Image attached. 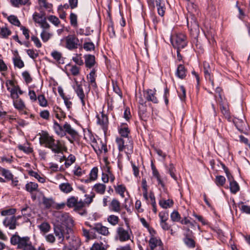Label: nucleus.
I'll use <instances>...</instances> for the list:
<instances>
[{
    "label": "nucleus",
    "instance_id": "obj_50",
    "mask_svg": "<svg viewBox=\"0 0 250 250\" xmlns=\"http://www.w3.org/2000/svg\"><path fill=\"white\" fill-rule=\"evenodd\" d=\"M16 212V209L15 208H10L2 210L0 214L2 216H14L13 215L15 214Z\"/></svg>",
    "mask_w": 250,
    "mask_h": 250
},
{
    "label": "nucleus",
    "instance_id": "obj_45",
    "mask_svg": "<svg viewBox=\"0 0 250 250\" xmlns=\"http://www.w3.org/2000/svg\"><path fill=\"white\" fill-rule=\"evenodd\" d=\"M11 34V31L6 27H2L0 29V35L3 38H7Z\"/></svg>",
    "mask_w": 250,
    "mask_h": 250
},
{
    "label": "nucleus",
    "instance_id": "obj_55",
    "mask_svg": "<svg viewBox=\"0 0 250 250\" xmlns=\"http://www.w3.org/2000/svg\"><path fill=\"white\" fill-rule=\"evenodd\" d=\"M48 21L52 23L54 25L57 26L60 23L59 19L56 16L51 15L47 18Z\"/></svg>",
    "mask_w": 250,
    "mask_h": 250
},
{
    "label": "nucleus",
    "instance_id": "obj_61",
    "mask_svg": "<svg viewBox=\"0 0 250 250\" xmlns=\"http://www.w3.org/2000/svg\"><path fill=\"white\" fill-rule=\"evenodd\" d=\"M42 30L48 31L50 28V25L46 21V19L44 18L42 21L39 23Z\"/></svg>",
    "mask_w": 250,
    "mask_h": 250
},
{
    "label": "nucleus",
    "instance_id": "obj_64",
    "mask_svg": "<svg viewBox=\"0 0 250 250\" xmlns=\"http://www.w3.org/2000/svg\"><path fill=\"white\" fill-rule=\"evenodd\" d=\"M21 211L22 214L23 216H25L26 217H29V216H30V215H31V214H30L31 208L28 206H26L25 207L21 209Z\"/></svg>",
    "mask_w": 250,
    "mask_h": 250
},
{
    "label": "nucleus",
    "instance_id": "obj_40",
    "mask_svg": "<svg viewBox=\"0 0 250 250\" xmlns=\"http://www.w3.org/2000/svg\"><path fill=\"white\" fill-rule=\"evenodd\" d=\"M0 172L7 180H12L13 175L9 170L0 167Z\"/></svg>",
    "mask_w": 250,
    "mask_h": 250
},
{
    "label": "nucleus",
    "instance_id": "obj_9",
    "mask_svg": "<svg viewBox=\"0 0 250 250\" xmlns=\"http://www.w3.org/2000/svg\"><path fill=\"white\" fill-rule=\"evenodd\" d=\"M40 135L39 142L41 145L49 148L54 138L53 136H50L48 132L43 131Z\"/></svg>",
    "mask_w": 250,
    "mask_h": 250
},
{
    "label": "nucleus",
    "instance_id": "obj_39",
    "mask_svg": "<svg viewBox=\"0 0 250 250\" xmlns=\"http://www.w3.org/2000/svg\"><path fill=\"white\" fill-rule=\"evenodd\" d=\"M13 62L15 66L21 68L24 66V62L21 59V57L17 54L13 59Z\"/></svg>",
    "mask_w": 250,
    "mask_h": 250
},
{
    "label": "nucleus",
    "instance_id": "obj_56",
    "mask_svg": "<svg viewBox=\"0 0 250 250\" xmlns=\"http://www.w3.org/2000/svg\"><path fill=\"white\" fill-rule=\"evenodd\" d=\"M83 47L84 49L87 51L93 50L95 49V45L92 42H86L84 43Z\"/></svg>",
    "mask_w": 250,
    "mask_h": 250
},
{
    "label": "nucleus",
    "instance_id": "obj_36",
    "mask_svg": "<svg viewBox=\"0 0 250 250\" xmlns=\"http://www.w3.org/2000/svg\"><path fill=\"white\" fill-rule=\"evenodd\" d=\"M160 206L164 208H170L173 205V201L172 200H161L159 201Z\"/></svg>",
    "mask_w": 250,
    "mask_h": 250
},
{
    "label": "nucleus",
    "instance_id": "obj_18",
    "mask_svg": "<svg viewBox=\"0 0 250 250\" xmlns=\"http://www.w3.org/2000/svg\"><path fill=\"white\" fill-rule=\"evenodd\" d=\"M96 118L97 119V124L101 125L104 130L106 129L108 123V120L107 116L102 112L101 115H97L96 116Z\"/></svg>",
    "mask_w": 250,
    "mask_h": 250
},
{
    "label": "nucleus",
    "instance_id": "obj_2",
    "mask_svg": "<svg viewBox=\"0 0 250 250\" xmlns=\"http://www.w3.org/2000/svg\"><path fill=\"white\" fill-rule=\"evenodd\" d=\"M53 128L55 133L61 137H63L65 136L66 134H68L70 135L72 139H75L78 134L77 131L73 129L71 125L67 122H65V124L62 126L56 121H55Z\"/></svg>",
    "mask_w": 250,
    "mask_h": 250
},
{
    "label": "nucleus",
    "instance_id": "obj_20",
    "mask_svg": "<svg viewBox=\"0 0 250 250\" xmlns=\"http://www.w3.org/2000/svg\"><path fill=\"white\" fill-rule=\"evenodd\" d=\"M54 231L58 239L62 241L65 237V230L62 226H56L54 228Z\"/></svg>",
    "mask_w": 250,
    "mask_h": 250
},
{
    "label": "nucleus",
    "instance_id": "obj_41",
    "mask_svg": "<svg viewBox=\"0 0 250 250\" xmlns=\"http://www.w3.org/2000/svg\"><path fill=\"white\" fill-rule=\"evenodd\" d=\"M107 247L102 242L95 243L90 248V250H106Z\"/></svg>",
    "mask_w": 250,
    "mask_h": 250
},
{
    "label": "nucleus",
    "instance_id": "obj_15",
    "mask_svg": "<svg viewBox=\"0 0 250 250\" xmlns=\"http://www.w3.org/2000/svg\"><path fill=\"white\" fill-rule=\"evenodd\" d=\"M76 83V85L74 86V89L77 93V96L79 97L81 101V103L83 106L85 105V95L84 94L83 89L82 88V85L78 83V82L75 80Z\"/></svg>",
    "mask_w": 250,
    "mask_h": 250
},
{
    "label": "nucleus",
    "instance_id": "obj_11",
    "mask_svg": "<svg viewBox=\"0 0 250 250\" xmlns=\"http://www.w3.org/2000/svg\"><path fill=\"white\" fill-rule=\"evenodd\" d=\"M149 246L151 250H164L163 244L161 240L156 237L152 236L149 240Z\"/></svg>",
    "mask_w": 250,
    "mask_h": 250
},
{
    "label": "nucleus",
    "instance_id": "obj_4",
    "mask_svg": "<svg viewBox=\"0 0 250 250\" xmlns=\"http://www.w3.org/2000/svg\"><path fill=\"white\" fill-rule=\"evenodd\" d=\"M116 142L119 151H125L127 155L133 152V143L131 140L129 138H117Z\"/></svg>",
    "mask_w": 250,
    "mask_h": 250
},
{
    "label": "nucleus",
    "instance_id": "obj_21",
    "mask_svg": "<svg viewBox=\"0 0 250 250\" xmlns=\"http://www.w3.org/2000/svg\"><path fill=\"white\" fill-rule=\"evenodd\" d=\"M155 91L152 89H148L145 92V97L147 101H151L156 104L158 102V101L155 96Z\"/></svg>",
    "mask_w": 250,
    "mask_h": 250
},
{
    "label": "nucleus",
    "instance_id": "obj_63",
    "mask_svg": "<svg viewBox=\"0 0 250 250\" xmlns=\"http://www.w3.org/2000/svg\"><path fill=\"white\" fill-rule=\"evenodd\" d=\"M11 97L13 99V101L19 99V95L17 90L15 87L12 88L10 90Z\"/></svg>",
    "mask_w": 250,
    "mask_h": 250
},
{
    "label": "nucleus",
    "instance_id": "obj_46",
    "mask_svg": "<svg viewBox=\"0 0 250 250\" xmlns=\"http://www.w3.org/2000/svg\"><path fill=\"white\" fill-rule=\"evenodd\" d=\"M46 18L43 16L42 14H40L37 12H35L33 15V21L37 23H39L44 20V19Z\"/></svg>",
    "mask_w": 250,
    "mask_h": 250
},
{
    "label": "nucleus",
    "instance_id": "obj_52",
    "mask_svg": "<svg viewBox=\"0 0 250 250\" xmlns=\"http://www.w3.org/2000/svg\"><path fill=\"white\" fill-rule=\"evenodd\" d=\"M119 133L121 135L125 138V139L128 138L127 137L129 133V130L127 126H124L121 127L119 130Z\"/></svg>",
    "mask_w": 250,
    "mask_h": 250
},
{
    "label": "nucleus",
    "instance_id": "obj_26",
    "mask_svg": "<svg viewBox=\"0 0 250 250\" xmlns=\"http://www.w3.org/2000/svg\"><path fill=\"white\" fill-rule=\"evenodd\" d=\"M93 189L99 194H104L106 189V186L104 184L98 183L95 184Z\"/></svg>",
    "mask_w": 250,
    "mask_h": 250
},
{
    "label": "nucleus",
    "instance_id": "obj_17",
    "mask_svg": "<svg viewBox=\"0 0 250 250\" xmlns=\"http://www.w3.org/2000/svg\"><path fill=\"white\" fill-rule=\"evenodd\" d=\"M188 233L185 234V237L183 241L185 245L188 248H193L195 246V242L194 240L190 237V235L192 232L189 230V229H187Z\"/></svg>",
    "mask_w": 250,
    "mask_h": 250
},
{
    "label": "nucleus",
    "instance_id": "obj_19",
    "mask_svg": "<svg viewBox=\"0 0 250 250\" xmlns=\"http://www.w3.org/2000/svg\"><path fill=\"white\" fill-rule=\"evenodd\" d=\"M66 228L65 230V237L68 239L70 237V234L72 233V227L73 226V221L71 217H67L64 222Z\"/></svg>",
    "mask_w": 250,
    "mask_h": 250
},
{
    "label": "nucleus",
    "instance_id": "obj_22",
    "mask_svg": "<svg viewBox=\"0 0 250 250\" xmlns=\"http://www.w3.org/2000/svg\"><path fill=\"white\" fill-rule=\"evenodd\" d=\"M204 65V74L205 77L207 80H208L212 86L214 85V83L213 80L211 78L210 76V72H211V68L209 65V63L206 62H204L203 63Z\"/></svg>",
    "mask_w": 250,
    "mask_h": 250
},
{
    "label": "nucleus",
    "instance_id": "obj_7",
    "mask_svg": "<svg viewBox=\"0 0 250 250\" xmlns=\"http://www.w3.org/2000/svg\"><path fill=\"white\" fill-rule=\"evenodd\" d=\"M91 146L98 155H101L103 152L105 154L108 152L106 143L101 139L93 141Z\"/></svg>",
    "mask_w": 250,
    "mask_h": 250
},
{
    "label": "nucleus",
    "instance_id": "obj_42",
    "mask_svg": "<svg viewBox=\"0 0 250 250\" xmlns=\"http://www.w3.org/2000/svg\"><path fill=\"white\" fill-rule=\"evenodd\" d=\"M40 230L43 232L44 233H46L49 232L51 229L50 225L46 222H44L42 223L40 225L38 226Z\"/></svg>",
    "mask_w": 250,
    "mask_h": 250
},
{
    "label": "nucleus",
    "instance_id": "obj_31",
    "mask_svg": "<svg viewBox=\"0 0 250 250\" xmlns=\"http://www.w3.org/2000/svg\"><path fill=\"white\" fill-rule=\"evenodd\" d=\"M38 185L34 182H29L25 185V189L29 192H33L34 191H38Z\"/></svg>",
    "mask_w": 250,
    "mask_h": 250
},
{
    "label": "nucleus",
    "instance_id": "obj_27",
    "mask_svg": "<svg viewBox=\"0 0 250 250\" xmlns=\"http://www.w3.org/2000/svg\"><path fill=\"white\" fill-rule=\"evenodd\" d=\"M28 174L31 176L35 177L41 183H44L45 182V177L43 175H40L34 171L29 170Z\"/></svg>",
    "mask_w": 250,
    "mask_h": 250
},
{
    "label": "nucleus",
    "instance_id": "obj_43",
    "mask_svg": "<svg viewBox=\"0 0 250 250\" xmlns=\"http://www.w3.org/2000/svg\"><path fill=\"white\" fill-rule=\"evenodd\" d=\"M229 187L231 192L233 194L236 193L240 189L239 185L235 181L229 183Z\"/></svg>",
    "mask_w": 250,
    "mask_h": 250
},
{
    "label": "nucleus",
    "instance_id": "obj_10",
    "mask_svg": "<svg viewBox=\"0 0 250 250\" xmlns=\"http://www.w3.org/2000/svg\"><path fill=\"white\" fill-rule=\"evenodd\" d=\"M64 146L60 140L54 139L49 147L55 154H63Z\"/></svg>",
    "mask_w": 250,
    "mask_h": 250
},
{
    "label": "nucleus",
    "instance_id": "obj_25",
    "mask_svg": "<svg viewBox=\"0 0 250 250\" xmlns=\"http://www.w3.org/2000/svg\"><path fill=\"white\" fill-rule=\"evenodd\" d=\"M11 4L15 7H19L22 5H29L31 4L30 0H10Z\"/></svg>",
    "mask_w": 250,
    "mask_h": 250
},
{
    "label": "nucleus",
    "instance_id": "obj_53",
    "mask_svg": "<svg viewBox=\"0 0 250 250\" xmlns=\"http://www.w3.org/2000/svg\"><path fill=\"white\" fill-rule=\"evenodd\" d=\"M226 182V179L223 176H217L215 178V183L218 186H223Z\"/></svg>",
    "mask_w": 250,
    "mask_h": 250
},
{
    "label": "nucleus",
    "instance_id": "obj_24",
    "mask_svg": "<svg viewBox=\"0 0 250 250\" xmlns=\"http://www.w3.org/2000/svg\"><path fill=\"white\" fill-rule=\"evenodd\" d=\"M59 189L64 193H69L71 192L73 188L71 185L68 183H63L59 185Z\"/></svg>",
    "mask_w": 250,
    "mask_h": 250
},
{
    "label": "nucleus",
    "instance_id": "obj_33",
    "mask_svg": "<svg viewBox=\"0 0 250 250\" xmlns=\"http://www.w3.org/2000/svg\"><path fill=\"white\" fill-rule=\"evenodd\" d=\"M52 57L59 63H63V59L61 52L54 51L51 54Z\"/></svg>",
    "mask_w": 250,
    "mask_h": 250
},
{
    "label": "nucleus",
    "instance_id": "obj_6",
    "mask_svg": "<svg viewBox=\"0 0 250 250\" xmlns=\"http://www.w3.org/2000/svg\"><path fill=\"white\" fill-rule=\"evenodd\" d=\"M65 42V47L70 50L77 49L79 45V40L74 35H69L63 40Z\"/></svg>",
    "mask_w": 250,
    "mask_h": 250
},
{
    "label": "nucleus",
    "instance_id": "obj_60",
    "mask_svg": "<svg viewBox=\"0 0 250 250\" xmlns=\"http://www.w3.org/2000/svg\"><path fill=\"white\" fill-rule=\"evenodd\" d=\"M26 52L28 55L33 59L37 58L39 56L38 53L37 52L36 50H34V49H27Z\"/></svg>",
    "mask_w": 250,
    "mask_h": 250
},
{
    "label": "nucleus",
    "instance_id": "obj_59",
    "mask_svg": "<svg viewBox=\"0 0 250 250\" xmlns=\"http://www.w3.org/2000/svg\"><path fill=\"white\" fill-rule=\"evenodd\" d=\"M54 201L52 199L43 198V204L47 208H49L53 204Z\"/></svg>",
    "mask_w": 250,
    "mask_h": 250
},
{
    "label": "nucleus",
    "instance_id": "obj_51",
    "mask_svg": "<svg viewBox=\"0 0 250 250\" xmlns=\"http://www.w3.org/2000/svg\"><path fill=\"white\" fill-rule=\"evenodd\" d=\"M50 34L48 31L42 30L41 34V37L43 42H47L51 37Z\"/></svg>",
    "mask_w": 250,
    "mask_h": 250
},
{
    "label": "nucleus",
    "instance_id": "obj_1",
    "mask_svg": "<svg viewBox=\"0 0 250 250\" xmlns=\"http://www.w3.org/2000/svg\"><path fill=\"white\" fill-rule=\"evenodd\" d=\"M13 245H17V249L21 250H35L30 238L28 236L21 237L18 235H13L10 239Z\"/></svg>",
    "mask_w": 250,
    "mask_h": 250
},
{
    "label": "nucleus",
    "instance_id": "obj_5",
    "mask_svg": "<svg viewBox=\"0 0 250 250\" xmlns=\"http://www.w3.org/2000/svg\"><path fill=\"white\" fill-rule=\"evenodd\" d=\"M171 42L173 47L178 49H183L187 45L186 36L182 33L177 34L173 36Z\"/></svg>",
    "mask_w": 250,
    "mask_h": 250
},
{
    "label": "nucleus",
    "instance_id": "obj_37",
    "mask_svg": "<svg viewBox=\"0 0 250 250\" xmlns=\"http://www.w3.org/2000/svg\"><path fill=\"white\" fill-rule=\"evenodd\" d=\"M107 221L110 224L114 226L119 223L120 219L118 216L112 214L108 216Z\"/></svg>",
    "mask_w": 250,
    "mask_h": 250
},
{
    "label": "nucleus",
    "instance_id": "obj_57",
    "mask_svg": "<svg viewBox=\"0 0 250 250\" xmlns=\"http://www.w3.org/2000/svg\"><path fill=\"white\" fill-rule=\"evenodd\" d=\"M187 25H188V28H190V29L191 31H194L195 33H197L198 32V31H199L198 24L195 20L194 21V22L192 24H191L190 27L189 26V23L188 21V20Z\"/></svg>",
    "mask_w": 250,
    "mask_h": 250
},
{
    "label": "nucleus",
    "instance_id": "obj_12",
    "mask_svg": "<svg viewBox=\"0 0 250 250\" xmlns=\"http://www.w3.org/2000/svg\"><path fill=\"white\" fill-rule=\"evenodd\" d=\"M109 210L113 212L119 213L122 210L120 201L116 198H113L108 204Z\"/></svg>",
    "mask_w": 250,
    "mask_h": 250
},
{
    "label": "nucleus",
    "instance_id": "obj_34",
    "mask_svg": "<svg viewBox=\"0 0 250 250\" xmlns=\"http://www.w3.org/2000/svg\"><path fill=\"white\" fill-rule=\"evenodd\" d=\"M54 112L55 113L56 117L61 120L62 118H65L66 117V114L62 109L59 107H54Z\"/></svg>",
    "mask_w": 250,
    "mask_h": 250
},
{
    "label": "nucleus",
    "instance_id": "obj_44",
    "mask_svg": "<svg viewBox=\"0 0 250 250\" xmlns=\"http://www.w3.org/2000/svg\"><path fill=\"white\" fill-rule=\"evenodd\" d=\"M8 21L12 24L21 27V22L20 21L18 20V18L14 15H10L8 18Z\"/></svg>",
    "mask_w": 250,
    "mask_h": 250
},
{
    "label": "nucleus",
    "instance_id": "obj_47",
    "mask_svg": "<svg viewBox=\"0 0 250 250\" xmlns=\"http://www.w3.org/2000/svg\"><path fill=\"white\" fill-rule=\"evenodd\" d=\"M37 100L40 106L46 107L47 105V101L43 94L38 95Z\"/></svg>",
    "mask_w": 250,
    "mask_h": 250
},
{
    "label": "nucleus",
    "instance_id": "obj_62",
    "mask_svg": "<svg viewBox=\"0 0 250 250\" xmlns=\"http://www.w3.org/2000/svg\"><path fill=\"white\" fill-rule=\"evenodd\" d=\"M159 216L160 218V222L167 221L168 218V213L166 211H161L159 213Z\"/></svg>",
    "mask_w": 250,
    "mask_h": 250
},
{
    "label": "nucleus",
    "instance_id": "obj_35",
    "mask_svg": "<svg viewBox=\"0 0 250 250\" xmlns=\"http://www.w3.org/2000/svg\"><path fill=\"white\" fill-rule=\"evenodd\" d=\"M233 123L239 131H242L243 130L245 126V123L243 120L235 118L233 120Z\"/></svg>",
    "mask_w": 250,
    "mask_h": 250
},
{
    "label": "nucleus",
    "instance_id": "obj_28",
    "mask_svg": "<svg viewBox=\"0 0 250 250\" xmlns=\"http://www.w3.org/2000/svg\"><path fill=\"white\" fill-rule=\"evenodd\" d=\"M14 107L19 111H22L25 108L23 101L21 99H18L13 101Z\"/></svg>",
    "mask_w": 250,
    "mask_h": 250
},
{
    "label": "nucleus",
    "instance_id": "obj_14",
    "mask_svg": "<svg viewBox=\"0 0 250 250\" xmlns=\"http://www.w3.org/2000/svg\"><path fill=\"white\" fill-rule=\"evenodd\" d=\"M117 233L119 237V239L121 242L126 241L130 239V235L129 231L125 230L122 227L117 228Z\"/></svg>",
    "mask_w": 250,
    "mask_h": 250
},
{
    "label": "nucleus",
    "instance_id": "obj_54",
    "mask_svg": "<svg viewBox=\"0 0 250 250\" xmlns=\"http://www.w3.org/2000/svg\"><path fill=\"white\" fill-rule=\"evenodd\" d=\"M170 218L173 222H179L181 219V216L177 211L174 210L171 213Z\"/></svg>",
    "mask_w": 250,
    "mask_h": 250
},
{
    "label": "nucleus",
    "instance_id": "obj_48",
    "mask_svg": "<svg viewBox=\"0 0 250 250\" xmlns=\"http://www.w3.org/2000/svg\"><path fill=\"white\" fill-rule=\"evenodd\" d=\"M151 169L152 170V174L153 176L156 178L157 181H158L159 184H162V181L160 178V175L158 171L157 170L156 168L154 166L153 163L151 164Z\"/></svg>",
    "mask_w": 250,
    "mask_h": 250
},
{
    "label": "nucleus",
    "instance_id": "obj_3",
    "mask_svg": "<svg viewBox=\"0 0 250 250\" xmlns=\"http://www.w3.org/2000/svg\"><path fill=\"white\" fill-rule=\"evenodd\" d=\"M94 196L88 197L87 201L84 202L82 200L78 201V197L72 196L67 199L66 204L69 208H74L75 210H80L84 207L85 203L90 204Z\"/></svg>",
    "mask_w": 250,
    "mask_h": 250
},
{
    "label": "nucleus",
    "instance_id": "obj_16",
    "mask_svg": "<svg viewBox=\"0 0 250 250\" xmlns=\"http://www.w3.org/2000/svg\"><path fill=\"white\" fill-rule=\"evenodd\" d=\"M92 229L97 232L99 234L104 236H106L110 234L108 228L103 226L101 223L95 224Z\"/></svg>",
    "mask_w": 250,
    "mask_h": 250
},
{
    "label": "nucleus",
    "instance_id": "obj_13",
    "mask_svg": "<svg viewBox=\"0 0 250 250\" xmlns=\"http://www.w3.org/2000/svg\"><path fill=\"white\" fill-rule=\"evenodd\" d=\"M3 224L10 229H15L18 225V223L16 222V216L6 217L3 221Z\"/></svg>",
    "mask_w": 250,
    "mask_h": 250
},
{
    "label": "nucleus",
    "instance_id": "obj_32",
    "mask_svg": "<svg viewBox=\"0 0 250 250\" xmlns=\"http://www.w3.org/2000/svg\"><path fill=\"white\" fill-rule=\"evenodd\" d=\"M114 188H115V190L116 192L119 194L121 197H125V192L126 191V189L125 187L123 185H119L117 186H114Z\"/></svg>",
    "mask_w": 250,
    "mask_h": 250
},
{
    "label": "nucleus",
    "instance_id": "obj_23",
    "mask_svg": "<svg viewBox=\"0 0 250 250\" xmlns=\"http://www.w3.org/2000/svg\"><path fill=\"white\" fill-rule=\"evenodd\" d=\"M187 70L183 64H179L177 68L176 75L181 79H184L187 76Z\"/></svg>",
    "mask_w": 250,
    "mask_h": 250
},
{
    "label": "nucleus",
    "instance_id": "obj_29",
    "mask_svg": "<svg viewBox=\"0 0 250 250\" xmlns=\"http://www.w3.org/2000/svg\"><path fill=\"white\" fill-rule=\"evenodd\" d=\"M85 64L87 67L91 68L95 64V56L92 55H88L85 57Z\"/></svg>",
    "mask_w": 250,
    "mask_h": 250
},
{
    "label": "nucleus",
    "instance_id": "obj_58",
    "mask_svg": "<svg viewBox=\"0 0 250 250\" xmlns=\"http://www.w3.org/2000/svg\"><path fill=\"white\" fill-rule=\"evenodd\" d=\"M185 1L188 2L187 4V8L188 11H191V12H193V10L195 9V12H196V5H194L193 0H185Z\"/></svg>",
    "mask_w": 250,
    "mask_h": 250
},
{
    "label": "nucleus",
    "instance_id": "obj_49",
    "mask_svg": "<svg viewBox=\"0 0 250 250\" xmlns=\"http://www.w3.org/2000/svg\"><path fill=\"white\" fill-rule=\"evenodd\" d=\"M70 24L73 27L76 28L78 27L77 16L75 14L73 13L70 14Z\"/></svg>",
    "mask_w": 250,
    "mask_h": 250
},
{
    "label": "nucleus",
    "instance_id": "obj_8",
    "mask_svg": "<svg viewBox=\"0 0 250 250\" xmlns=\"http://www.w3.org/2000/svg\"><path fill=\"white\" fill-rule=\"evenodd\" d=\"M149 7L154 8L155 5L157 7L158 14L163 16L165 13V2L163 0H147Z\"/></svg>",
    "mask_w": 250,
    "mask_h": 250
},
{
    "label": "nucleus",
    "instance_id": "obj_38",
    "mask_svg": "<svg viewBox=\"0 0 250 250\" xmlns=\"http://www.w3.org/2000/svg\"><path fill=\"white\" fill-rule=\"evenodd\" d=\"M98 169L97 167H93L89 174V179L85 180L86 183H88L90 181L95 180L97 178Z\"/></svg>",
    "mask_w": 250,
    "mask_h": 250
},
{
    "label": "nucleus",
    "instance_id": "obj_30",
    "mask_svg": "<svg viewBox=\"0 0 250 250\" xmlns=\"http://www.w3.org/2000/svg\"><path fill=\"white\" fill-rule=\"evenodd\" d=\"M95 77L96 71L94 69H93L87 76V79H88L89 84L94 88L97 87V84L95 81Z\"/></svg>",
    "mask_w": 250,
    "mask_h": 250
}]
</instances>
